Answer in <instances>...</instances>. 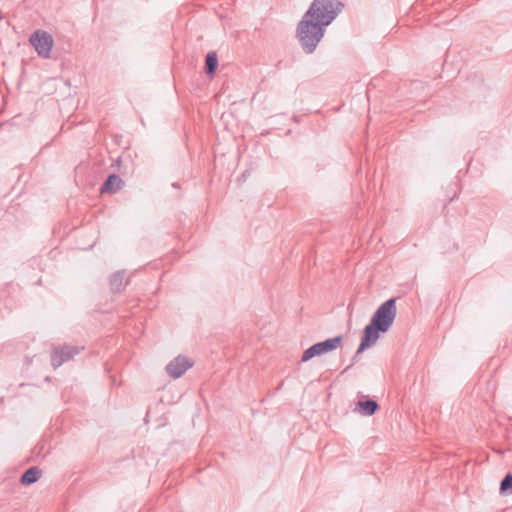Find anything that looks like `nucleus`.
Here are the masks:
<instances>
[{
  "label": "nucleus",
  "instance_id": "nucleus-1",
  "mask_svg": "<svg viewBox=\"0 0 512 512\" xmlns=\"http://www.w3.org/2000/svg\"><path fill=\"white\" fill-rule=\"evenodd\" d=\"M343 4L336 0H314L296 28L302 50L312 54L330 25L341 12Z\"/></svg>",
  "mask_w": 512,
  "mask_h": 512
},
{
  "label": "nucleus",
  "instance_id": "nucleus-2",
  "mask_svg": "<svg viewBox=\"0 0 512 512\" xmlns=\"http://www.w3.org/2000/svg\"><path fill=\"white\" fill-rule=\"evenodd\" d=\"M396 298L383 302L372 315L370 322L365 326L358 353L373 346L380 338L381 333H387L397 316Z\"/></svg>",
  "mask_w": 512,
  "mask_h": 512
},
{
  "label": "nucleus",
  "instance_id": "nucleus-3",
  "mask_svg": "<svg viewBox=\"0 0 512 512\" xmlns=\"http://www.w3.org/2000/svg\"><path fill=\"white\" fill-rule=\"evenodd\" d=\"M343 337L341 335L335 336L333 338L326 339L322 342H317L307 348L303 354L301 361L307 362L313 357L321 356L333 350H336L342 344Z\"/></svg>",
  "mask_w": 512,
  "mask_h": 512
},
{
  "label": "nucleus",
  "instance_id": "nucleus-4",
  "mask_svg": "<svg viewBox=\"0 0 512 512\" xmlns=\"http://www.w3.org/2000/svg\"><path fill=\"white\" fill-rule=\"evenodd\" d=\"M30 43L35 48L37 54L43 58H49L51 49L53 46V38L52 36L42 30H36L30 36Z\"/></svg>",
  "mask_w": 512,
  "mask_h": 512
},
{
  "label": "nucleus",
  "instance_id": "nucleus-5",
  "mask_svg": "<svg viewBox=\"0 0 512 512\" xmlns=\"http://www.w3.org/2000/svg\"><path fill=\"white\" fill-rule=\"evenodd\" d=\"M79 352L80 348L77 346L63 345L55 347L51 352V365L56 369L79 354Z\"/></svg>",
  "mask_w": 512,
  "mask_h": 512
},
{
  "label": "nucleus",
  "instance_id": "nucleus-6",
  "mask_svg": "<svg viewBox=\"0 0 512 512\" xmlns=\"http://www.w3.org/2000/svg\"><path fill=\"white\" fill-rule=\"evenodd\" d=\"M193 366V361L184 355H178L166 366V372L174 379L181 377L189 368Z\"/></svg>",
  "mask_w": 512,
  "mask_h": 512
},
{
  "label": "nucleus",
  "instance_id": "nucleus-7",
  "mask_svg": "<svg viewBox=\"0 0 512 512\" xmlns=\"http://www.w3.org/2000/svg\"><path fill=\"white\" fill-rule=\"evenodd\" d=\"M124 185V181L117 174H110L100 188V193L113 194L119 191Z\"/></svg>",
  "mask_w": 512,
  "mask_h": 512
},
{
  "label": "nucleus",
  "instance_id": "nucleus-8",
  "mask_svg": "<svg viewBox=\"0 0 512 512\" xmlns=\"http://www.w3.org/2000/svg\"><path fill=\"white\" fill-rule=\"evenodd\" d=\"M125 271L120 270L114 272L109 278V286L112 293H120L128 284V280L124 281Z\"/></svg>",
  "mask_w": 512,
  "mask_h": 512
},
{
  "label": "nucleus",
  "instance_id": "nucleus-9",
  "mask_svg": "<svg viewBox=\"0 0 512 512\" xmlns=\"http://www.w3.org/2000/svg\"><path fill=\"white\" fill-rule=\"evenodd\" d=\"M379 409L377 401L367 399L365 401H359L357 403L356 410L363 416H372Z\"/></svg>",
  "mask_w": 512,
  "mask_h": 512
},
{
  "label": "nucleus",
  "instance_id": "nucleus-10",
  "mask_svg": "<svg viewBox=\"0 0 512 512\" xmlns=\"http://www.w3.org/2000/svg\"><path fill=\"white\" fill-rule=\"evenodd\" d=\"M42 475V470L37 466L28 468L20 477L22 485H31L39 480Z\"/></svg>",
  "mask_w": 512,
  "mask_h": 512
},
{
  "label": "nucleus",
  "instance_id": "nucleus-11",
  "mask_svg": "<svg viewBox=\"0 0 512 512\" xmlns=\"http://www.w3.org/2000/svg\"><path fill=\"white\" fill-rule=\"evenodd\" d=\"M218 67V58L215 52H209L205 58V72L207 75H213Z\"/></svg>",
  "mask_w": 512,
  "mask_h": 512
},
{
  "label": "nucleus",
  "instance_id": "nucleus-12",
  "mask_svg": "<svg viewBox=\"0 0 512 512\" xmlns=\"http://www.w3.org/2000/svg\"><path fill=\"white\" fill-rule=\"evenodd\" d=\"M500 493L503 495L512 493V475L507 474L500 483Z\"/></svg>",
  "mask_w": 512,
  "mask_h": 512
},
{
  "label": "nucleus",
  "instance_id": "nucleus-13",
  "mask_svg": "<svg viewBox=\"0 0 512 512\" xmlns=\"http://www.w3.org/2000/svg\"><path fill=\"white\" fill-rule=\"evenodd\" d=\"M360 353H358V350L356 351L355 355L353 356L352 358V363L346 367L342 373H345L348 369H350L357 361H358V356H359Z\"/></svg>",
  "mask_w": 512,
  "mask_h": 512
},
{
  "label": "nucleus",
  "instance_id": "nucleus-14",
  "mask_svg": "<svg viewBox=\"0 0 512 512\" xmlns=\"http://www.w3.org/2000/svg\"><path fill=\"white\" fill-rule=\"evenodd\" d=\"M120 160H121V159H120V157H119V158L117 159V161H116V164H117V165H119Z\"/></svg>",
  "mask_w": 512,
  "mask_h": 512
}]
</instances>
